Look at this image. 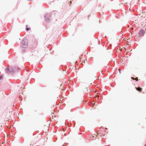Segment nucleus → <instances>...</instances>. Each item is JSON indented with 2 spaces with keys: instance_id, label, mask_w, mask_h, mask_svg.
I'll use <instances>...</instances> for the list:
<instances>
[{
  "instance_id": "obj_10",
  "label": "nucleus",
  "mask_w": 146,
  "mask_h": 146,
  "mask_svg": "<svg viewBox=\"0 0 146 146\" xmlns=\"http://www.w3.org/2000/svg\"><path fill=\"white\" fill-rule=\"evenodd\" d=\"M22 47H23V48H24V47H25L24 46H22Z\"/></svg>"
},
{
  "instance_id": "obj_8",
  "label": "nucleus",
  "mask_w": 146,
  "mask_h": 146,
  "mask_svg": "<svg viewBox=\"0 0 146 146\" xmlns=\"http://www.w3.org/2000/svg\"><path fill=\"white\" fill-rule=\"evenodd\" d=\"M135 80L137 81H138V78H135Z\"/></svg>"
},
{
  "instance_id": "obj_12",
  "label": "nucleus",
  "mask_w": 146,
  "mask_h": 146,
  "mask_svg": "<svg viewBox=\"0 0 146 146\" xmlns=\"http://www.w3.org/2000/svg\"><path fill=\"white\" fill-rule=\"evenodd\" d=\"M145 146H146V145H145Z\"/></svg>"
},
{
  "instance_id": "obj_9",
  "label": "nucleus",
  "mask_w": 146,
  "mask_h": 146,
  "mask_svg": "<svg viewBox=\"0 0 146 146\" xmlns=\"http://www.w3.org/2000/svg\"><path fill=\"white\" fill-rule=\"evenodd\" d=\"M118 70H119V72L120 73H121L120 70L119 69Z\"/></svg>"
},
{
  "instance_id": "obj_2",
  "label": "nucleus",
  "mask_w": 146,
  "mask_h": 146,
  "mask_svg": "<svg viewBox=\"0 0 146 146\" xmlns=\"http://www.w3.org/2000/svg\"><path fill=\"white\" fill-rule=\"evenodd\" d=\"M144 32L143 30H141L139 33V36H141L143 35L144 34Z\"/></svg>"
},
{
  "instance_id": "obj_4",
  "label": "nucleus",
  "mask_w": 146,
  "mask_h": 146,
  "mask_svg": "<svg viewBox=\"0 0 146 146\" xmlns=\"http://www.w3.org/2000/svg\"><path fill=\"white\" fill-rule=\"evenodd\" d=\"M136 90L139 92H141L142 91V88L140 87H138L136 88Z\"/></svg>"
},
{
  "instance_id": "obj_1",
  "label": "nucleus",
  "mask_w": 146,
  "mask_h": 146,
  "mask_svg": "<svg viewBox=\"0 0 146 146\" xmlns=\"http://www.w3.org/2000/svg\"><path fill=\"white\" fill-rule=\"evenodd\" d=\"M54 111L52 110V111L51 112L52 114V116L50 118V120L51 121V120L52 119H53L54 118H55L56 116V115L54 114Z\"/></svg>"
},
{
  "instance_id": "obj_6",
  "label": "nucleus",
  "mask_w": 146,
  "mask_h": 146,
  "mask_svg": "<svg viewBox=\"0 0 146 146\" xmlns=\"http://www.w3.org/2000/svg\"><path fill=\"white\" fill-rule=\"evenodd\" d=\"M3 77V75H1V76H0V79L2 78Z\"/></svg>"
},
{
  "instance_id": "obj_7",
  "label": "nucleus",
  "mask_w": 146,
  "mask_h": 146,
  "mask_svg": "<svg viewBox=\"0 0 146 146\" xmlns=\"http://www.w3.org/2000/svg\"><path fill=\"white\" fill-rule=\"evenodd\" d=\"M135 78H134L133 77L131 78V79H133V80H135V79H136Z\"/></svg>"
},
{
  "instance_id": "obj_11",
  "label": "nucleus",
  "mask_w": 146,
  "mask_h": 146,
  "mask_svg": "<svg viewBox=\"0 0 146 146\" xmlns=\"http://www.w3.org/2000/svg\"><path fill=\"white\" fill-rule=\"evenodd\" d=\"M85 60H84V63H85Z\"/></svg>"
},
{
  "instance_id": "obj_3",
  "label": "nucleus",
  "mask_w": 146,
  "mask_h": 146,
  "mask_svg": "<svg viewBox=\"0 0 146 146\" xmlns=\"http://www.w3.org/2000/svg\"><path fill=\"white\" fill-rule=\"evenodd\" d=\"M141 16L145 18L146 17V12H142L141 14Z\"/></svg>"
},
{
  "instance_id": "obj_5",
  "label": "nucleus",
  "mask_w": 146,
  "mask_h": 146,
  "mask_svg": "<svg viewBox=\"0 0 146 146\" xmlns=\"http://www.w3.org/2000/svg\"><path fill=\"white\" fill-rule=\"evenodd\" d=\"M30 29V28H27L26 29V30L27 31H28V30H29Z\"/></svg>"
}]
</instances>
